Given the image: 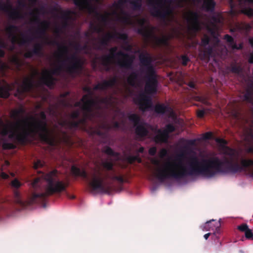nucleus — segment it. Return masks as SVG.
<instances>
[{
    "mask_svg": "<svg viewBox=\"0 0 253 253\" xmlns=\"http://www.w3.org/2000/svg\"><path fill=\"white\" fill-rule=\"evenodd\" d=\"M215 141L224 149L223 154L226 156L222 160L213 157L199 161L194 156L190 158L189 167L186 168L182 162L184 155L181 153L173 161L167 162L163 168L157 169L156 177L161 182L169 179L180 180L189 175H201L211 178L218 174H235L253 167V159H242L239 164L235 150L226 146V140L217 138Z\"/></svg>",
    "mask_w": 253,
    "mask_h": 253,
    "instance_id": "obj_1",
    "label": "nucleus"
},
{
    "mask_svg": "<svg viewBox=\"0 0 253 253\" xmlns=\"http://www.w3.org/2000/svg\"><path fill=\"white\" fill-rule=\"evenodd\" d=\"M57 170H53L47 173H42L41 177L36 178L32 183V187L34 189H37L41 185V179H44L47 182L45 191L41 193L33 192L31 195H28L26 200L22 198L21 193L18 191V188L22 186V183L17 179H14L11 182V186L13 190L14 200L15 203L22 208H25L33 204L40 202H43L46 198L54 194H60L62 192L66 191L69 185V182L56 179L55 177L57 174Z\"/></svg>",
    "mask_w": 253,
    "mask_h": 253,
    "instance_id": "obj_2",
    "label": "nucleus"
},
{
    "mask_svg": "<svg viewBox=\"0 0 253 253\" xmlns=\"http://www.w3.org/2000/svg\"><path fill=\"white\" fill-rule=\"evenodd\" d=\"M135 53H139L140 71L146 74L147 82L145 87V92L148 94H154L157 91L158 81L155 68L153 65V59L151 54L146 51L142 52L137 49Z\"/></svg>",
    "mask_w": 253,
    "mask_h": 253,
    "instance_id": "obj_3",
    "label": "nucleus"
},
{
    "mask_svg": "<svg viewBox=\"0 0 253 253\" xmlns=\"http://www.w3.org/2000/svg\"><path fill=\"white\" fill-rule=\"evenodd\" d=\"M41 120L38 119L34 117L30 118L31 122L27 121V125L29 128L33 135L36 137L38 136L39 139L47 144L51 145L53 140L50 136V132L46 123V116L43 111L40 113Z\"/></svg>",
    "mask_w": 253,
    "mask_h": 253,
    "instance_id": "obj_4",
    "label": "nucleus"
},
{
    "mask_svg": "<svg viewBox=\"0 0 253 253\" xmlns=\"http://www.w3.org/2000/svg\"><path fill=\"white\" fill-rule=\"evenodd\" d=\"M71 172L76 176H81L89 181V185L94 191L99 190L102 192L109 193L111 190V187L109 186H106L104 184V179L101 177L102 173L98 170L91 174V180L90 181L84 169L81 170L80 168L73 166L71 167Z\"/></svg>",
    "mask_w": 253,
    "mask_h": 253,
    "instance_id": "obj_5",
    "label": "nucleus"
},
{
    "mask_svg": "<svg viewBox=\"0 0 253 253\" xmlns=\"http://www.w3.org/2000/svg\"><path fill=\"white\" fill-rule=\"evenodd\" d=\"M16 125L20 131L17 132H11L8 135L9 138L15 139L19 144L25 145L29 141V137L35 138L27 126L26 120H18Z\"/></svg>",
    "mask_w": 253,
    "mask_h": 253,
    "instance_id": "obj_6",
    "label": "nucleus"
},
{
    "mask_svg": "<svg viewBox=\"0 0 253 253\" xmlns=\"http://www.w3.org/2000/svg\"><path fill=\"white\" fill-rule=\"evenodd\" d=\"M167 0H148L151 14L163 20L166 19L172 12L169 6H166Z\"/></svg>",
    "mask_w": 253,
    "mask_h": 253,
    "instance_id": "obj_7",
    "label": "nucleus"
},
{
    "mask_svg": "<svg viewBox=\"0 0 253 253\" xmlns=\"http://www.w3.org/2000/svg\"><path fill=\"white\" fill-rule=\"evenodd\" d=\"M67 73L72 76L79 74L83 69V62L81 59L75 54L67 56L65 60L62 61Z\"/></svg>",
    "mask_w": 253,
    "mask_h": 253,
    "instance_id": "obj_8",
    "label": "nucleus"
},
{
    "mask_svg": "<svg viewBox=\"0 0 253 253\" xmlns=\"http://www.w3.org/2000/svg\"><path fill=\"white\" fill-rule=\"evenodd\" d=\"M128 2L132 6V8L135 11H139L141 10L142 5V0H119L117 2H115L113 3L112 7L116 9H121V13L124 16L121 19L125 23H128L129 21V15L122 9V6L126 2Z\"/></svg>",
    "mask_w": 253,
    "mask_h": 253,
    "instance_id": "obj_9",
    "label": "nucleus"
},
{
    "mask_svg": "<svg viewBox=\"0 0 253 253\" xmlns=\"http://www.w3.org/2000/svg\"><path fill=\"white\" fill-rule=\"evenodd\" d=\"M128 119L133 123L135 127V133L138 138H143L148 135L149 130L145 126L146 124L141 122V118L138 115L130 114L128 116Z\"/></svg>",
    "mask_w": 253,
    "mask_h": 253,
    "instance_id": "obj_10",
    "label": "nucleus"
},
{
    "mask_svg": "<svg viewBox=\"0 0 253 253\" xmlns=\"http://www.w3.org/2000/svg\"><path fill=\"white\" fill-rule=\"evenodd\" d=\"M200 16L197 12L190 11L187 18L188 23L187 30L192 36H195L197 33L201 30L199 20Z\"/></svg>",
    "mask_w": 253,
    "mask_h": 253,
    "instance_id": "obj_11",
    "label": "nucleus"
},
{
    "mask_svg": "<svg viewBox=\"0 0 253 253\" xmlns=\"http://www.w3.org/2000/svg\"><path fill=\"white\" fill-rule=\"evenodd\" d=\"M0 10L7 12L12 20L23 18V15L17 9L14 8L9 1L4 2L0 0Z\"/></svg>",
    "mask_w": 253,
    "mask_h": 253,
    "instance_id": "obj_12",
    "label": "nucleus"
},
{
    "mask_svg": "<svg viewBox=\"0 0 253 253\" xmlns=\"http://www.w3.org/2000/svg\"><path fill=\"white\" fill-rule=\"evenodd\" d=\"M62 69L61 66L58 67L51 71L45 70L43 75L41 79L42 83L49 88L55 85V79L52 76L53 75H58Z\"/></svg>",
    "mask_w": 253,
    "mask_h": 253,
    "instance_id": "obj_13",
    "label": "nucleus"
},
{
    "mask_svg": "<svg viewBox=\"0 0 253 253\" xmlns=\"http://www.w3.org/2000/svg\"><path fill=\"white\" fill-rule=\"evenodd\" d=\"M116 55L123 58V60H118L117 64L121 68L126 69H132L133 62L134 59L133 55H130L122 51L117 52Z\"/></svg>",
    "mask_w": 253,
    "mask_h": 253,
    "instance_id": "obj_14",
    "label": "nucleus"
},
{
    "mask_svg": "<svg viewBox=\"0 0 253 253\" xmlns=\"http://www.w3.org/2000/svg\"><path fill=\"white\" fill-rule=\"evenodd\" d=\"M175 130V127L172 124H168L166 129L163 131L159 129L158 134L155 136L154 140L156 143H166L168 142L169 133Z\"/></svg>",
    "mask_w": 253,
    "mask_h": 253,
    "instance_id": "obj_15",
    "label": "nucleus"
},
{
    "mask_svg": "<svg viewBox=\"0 0 253 253\" xmlns=\"http://www.w3.org/2000/svg\"><path fill=\"white\" fill-rule=\"evenodd\" d=\"M39 9H36V13L32 12L30 14L33 17L32 21L35 23L40 24V27L37 30L36 33L41 35H44L47 29L49 27V22L47 21H41L39 17Z\"/></svg>",
    "mask_w": 253,
    "mask_h": 253,
    "instance_id": "obj_16",
    "label": "nucleus"
},
{
    "mask_svg": "<svg viewBox=\"0 0 253 253\" xmlns=\"http://www.w3.org/2000/svg\"><path fill=\"white\" fill-rule=\"evenodd\" d=\"M74 3L81 10H85L89 14H99L96 7L92 5L89 0H74Z\"/></svg>",
    "mask_w": 253,
    "mask_h": 253,
    "instance_id": "obj_17",
    "label": "nucleus"
},
{
    "mask_svg": "<svg viewBox=\"0 0 253 253\" xmlns=\"http://www.w3.org/2000/svg\"><path fill=\"white\" fill-rule=\"evenodd\" d=\"M136 103L139 105V109L142 112H145L152 107L151 98L145 93L139 94Z\"/></svg>",
    "mask_w": 253,
    "mask_h": 253,
    "instance_id": "obj_18",
    "label": "nucleus"
},
{
    "mask_svg": "<svg viewBox=\"0 0 253 253\" xmlns=\"http://www.w3.org/2000/svg\"><path fill=\"white\" fill-rule=\"evenodd\" d=\"M117 50L118 47L117 46L111 47L109 50L110 53L109 54L103 55L100 57L101 64L105 67L106 71L108 72L110 70L112 59L114 58L117 55Z\"/></svg>",
    "mask_w": 253,
    "mask_h": 253,
    "instance_id": "obj_19",
    "label": "nucleus"
},
{
    "mask_svg": "<svg viewBox=\"0 0 253 253\" xmlns=\"http://www.w3.org/2000/svg\"><path fill=\"white\" fill-rule=\"evenodd\" d=\"M83 102L82 110L88 114H91L93 111V107L96 104V101L92 98V96L84 95L81 99Z\"/></svg>",
    "mask_w": 253,
    "mask_h": 253,
    "instance_id": "obj_20",
    "label": "nucleus"
},
{
    "mask_svg": "<svg viewBox=\"0 0 253 253\" xmlns=\"http://www.w3.org/2000/svg\"><path fill=\"white\" fill-rule=\"evenodd\" d=\"M117 83V79L116 77H114L109 80H104L102 83L95 85L93 87V89L94 90H106L108 87H112L115 86Z\"/></svg>",
    "mask_w": 253,
    "mask_h": 253,
    "instance_id": "obj_21",
    "label": "nucleus"
},
{
    "mask_svg": "<svg viewBox=\"0 0 253 253\" xmlns=\"http://www.w3.org/2000/svg\"><path fill=\"white\" fill-rule=\"evenodd\" d=\"M20 92L22 93L29 92L32 91L35 87L34 77H28L25 79L21 85ZM20 92L19 89L18 90Z\"/></svg>",
    "mask_w": 253,
    "mask_h": 253,
    "instance_id": "obj_22",
    "label": "nucleus"
},
{
    "mask_svg": "<svg viewBox=\"0 0 253 253\" xmlns=\"http://www.w3.org/2000/svg\"><path fill=\"white\" fill-rule=\"evenodd\" d=\"M215 221L214 219H211L207 221L205 224L201 226V228L203 230L206 231H211L215 230V232L214 234H220V221L215 223V224L213 225H211V223L212 221Z\"/></svg>",
    "mask_w": 253,
    "mask_h": 253,
    "instance_id": "obj_23",
    "label": "nucleus"
},
{
    "mask_svg": "<svg viewBox=\"0 0 253 253\" xmlns=\"http://www.w3.org/2000/svg\"><path fill=\"white\" fill-rule=\"evenodd\" d=\"M19 30L18 26L14 25H10L6 28V32L8 35V37L11 39V42L13 44L18 42V38L15 33Z\"/></svg>",
    "mask_w": 253,
    "mask_h": 253,
    "instance_id": "obj_24",
    "label": "nucleus"
},
{
    "mask_svg": "<svg viewBox=\"0 0 253 253\" xmlns=\"http://www.w3.org/2000/svg\"><path fill=\"white\" fill-rule=\"evenodd\" d=\"M46 43L49 45H56L58 47L59 51V57H61L64 54H67L68 53V46L64 44H61L58 41L56 40H48Z\"/></svg>",
    "mask_w": 253,
    "mask_h": 253,
    "instance_id": "obj_25",
    "label": "nucleus"
},
{
    "mask_svg": "<svg viewBox=\"0 0 253 253\" xmlns=\"http://www.w3.org/2000/svg\"><path fill=\"white\" fill-rule=\"evenodd\" d=\"M154 29L155 28L154 27H151L150 29H148L147 27H141L140 28L137 29V32L138 34L148 40L152 38V36L153 35V31Z\"/></svg>",
    "mask_w": 253,
    "mask_h": 253,
    "instance_id": "obj_26",
    "label": "nucleus"
},
{
    "mask_svg": "<svg viewBox=\"0 0 253 253\" xmlns=\"http://www.w3.org/2000/svg\"><path fill=\"white\" fill-rule=\"evenodd\" d=\"M115 35L110 33H107L100 41L99 45L97 47L98 50H102L103 47H105L108 45L110 40L115 39Z\"/></svg>",
    "mask_w": 253,
    "mask_h": 253,
    "instance_id": "obj_27",
    "label": "nucleus"
},
{
    "mask_svg": "<svg viewBox=\"0 0 253 253\" xmlns=\"http://www.w3.org/2000/svg\"><path fill=\"white\" fill-rule=\"evenodd\" d=\"M223 39L226 41V42L228 43L229 45L233 49H242L243 47L242 43L237 44V43L235 42L234 39L229 35L226 34L224 35Z\"/></svg>",
    "mask_w": 253,
    "mask_h": 253,
    "instance_id": "obj_28",
    "label": "nucleus"
},
{
    "mask_svg": "<svg viewBox=\"0 0 253 253\" xmlns=\"http://www.w3.org/2000/svg\"><path fill=\"white\" fill-rule=\"evenodd\" d=\"M214 0H204L203 8L208 12H213L215 6Z\"/></svg>",
    "mask_w": 253,
    "mask_h": 253,
    "instance_id": "obj_29",
    "label": "nucleus"
},
{
    "mask_svg": "<svg viewBox=\"0 0 253 253\" xmlns=\"http://www.w3.org/2000/svg\"><path fill=\"white\" fill-rule=\"evenodd\" d=\"M138 79V74L136 72L133 71L131 73L129 77L127 78V82L130 86H135Z\"/></svg>",
    "mask_w": 253,
    "mask_h": 253,
    "instance_id": "obj_30",
    "label": "nucleus"
},
{
    "mask_svg": "<svg viewBox=\"0 0 253 253\" xmlns=\"http://www.w3.org/2000/svg\"><path fill=\"white\" fill-rule=\"evenodd\" d=\"M10 87L7 84L0 86V97L7 98L9 95Z\"/></svg>",
    "mask_w": 253,
    "mask_h": 253,
    "instance_id": "obj_31",
    "label": "nucleus"
},
{
    "mask_svg": "<svg viewBox=\"0 0 253 253\" xmlns=\"http://www.w3.org/2000/svg\"><path fill=\"white\" fill-rule=\"evenodd\" d=\"M61 14V18L64 20L63 27H66L68 26V21L71 19V11L70 10L62 11Z\"/></svg>",
    "mask_w": 253,
    "mask_h": 253,
    "instance_id": "obj_32",
    "label": "nucleus"
},
{
    "mask_svg": "<svg viewBox=\"0 0 253 253\" xmlns=\"http://www.w3.org/2000/svg\"><path fill=\"white\" fill-rule=\"evenodd\" d=\"M42 50V45L40 43H36L32 49V52L38 56H42L43 55Z\"/></svg>",
    "mask_w": 253,
    "mask_h": 253,
    "instance_id": "obj_33",
    "label": "nucleus"
},
{
    "mask_svg": "<svg viewBox=\"0 0 253 253\" xmlns=\"http://www.w3.org/2000/svg\"><path fill=\"white\" fill-rule=\"evenodd\" d=\"M169 108L163 104H158L155 105V112L158 114H164L169 110Z\"/></svg>",
    "mask_w": 253,
    "mask_h": 253,
    "instance_id": "obj_34",
    "label": "nucleus"
},
{
    "mask_svg": "<svg viewBox=\"0 0 253 253\" xmlns=\"http://www.w3.org/2000/svg\"><path fill=\"white\" fill-rule=\"evenodd\" d=\"M105 179H110L112 180H116L121 184H123L125 181V180L122 175L117 176L115 175H110L106 174L105 176Z\"/></svg>",
    "mask_w": 253,
    "mask_h": 253,
    "instance_id": "obj_35",
    "label": "nucleus"
},
{
    "mask_svg": "<svg viewBox=\"0 0 253 253\" xmlns=\"http://www.w3.org/2000/svg\"><path fill=\"white\" fill-rule=\"evenodd\" d=\"M103 152L106 154L115 157L119 156V153L115 152L111 147L106 146L104 147Z\"/></svg>",
    "mask_w": 253,
    "mask_h": 253,
    "instance_id": "obj_36",
    "label": "nucleus"
},
{
    "mask_svg": "<svg viewBox=\"0 0 253 253\" xmlns=\"http://www.w3.org/2000/svg\"><path fill=\"white\" fill-rule=\"evenodd\" d=\"M101 165L106 170L112 171L114 169V163L112 161H104L102 162Z\"/></svg>",
    "mask_w": 253,
    "mask_h": 253,
    "instance_id": "obj_37",
    "label": "nucleus"
},
{
    "mask_svg": "<svg viewBox=\"0 0 253 253\" xmlns=\"http://www.w3.org/2000/svg\"><path fill=\"white\" fill-rule=\"evenodd\" d=\"M152 38L154 39L157 45L166 44L167 43L168 40L165 37L158 38L155 36L154 34L153 33V35L152 36Z\"/></svg>",
    "mask_w": 253,
    "mask_h": 253,
    "instance_id": "obj_38",
    "label": "nucleus"
},
{
    "mask_svg": "<svg viewBox=\"0 0 253 253\" xmlns=\"http://www.w3.org/2000/svg\"><path fill=\"white\" fill-rule=\"evenodd\" d=\"M25 110L23 108H20L18 110H14L11 114V117L14 119H18L22 114L25 113Z\"/></svg>",
    "mask_w": 253,
    "mask_h": 253,
    "instance_id": "obj_39",
    "label": "nucleus"
},
{
    "mask_svg": "<svg viewBox=\"0 0 253 253\" xmlns=\"http://www.w3.org/2000/svg\"><path fill=\"white\" fill-rule=\"evenodd\" d=\"M64 125H67L68 127L71 129H77L80 128L79 126V123L77 121H71L68 122H64Z\"/></svg>",
    "mask_w": 253,
    "mask_h": 253,
    "instance_id": "obj_40",
    "label": "nucleus"
},
{
    "mask_svg": "<svg viewBox=\"0 0 253 253\" xmlns=\"http://www.w3.org/2000/svg\"><path fill=\"white\" fill-rule=\"evenodd\" d=\"M32 40L33 39L31 37L22 34L20 41L19 43L20 45H24L31 42Z\"/></svg>",
    "mask_w": 253,
    "mask_h": 253,
    "instance_id": "obj_41",
    "label": "nucleus"
},
{
    "mask_svg": "<svg viewBox=\"0 0 253 253\" xmlns=\"http://www.w3.org/2000/svg\"><path fill=\"white\" fill-rule=\"evenodd\" d=\"M114 35H115V39L123 40L124 43L128 41V37L126 33L115 32L114 33Z\"/></svg>",
    "mask_w": 253,
    "mask_h": 253,
    "instance_id": "obj_42",
    "label": "nucleus"
},
{
    "mask_svg": "<svg viewBox=\"0 0 253 253\" xmlns=\"http://www.w3.org/2000/svg\"><path fill=\"white\" fill-rule=\"evenodd\" d=\"M244 99L248 102H251L253 98V90L250 87L247 90L246 93L244 95Z\"/></svg>",
    "mask_w": 253,
    "mask_h": 253,
    "instance_id": "obj_43",
    "label": "nucleus"
},
{
    "mask_svg": "<svg viewBox=\"0 0 253 253\" xmlns=\"http://www.w3.org/2000/svg\"><path fill=\"white\" fill-rule=\"evenodd\" d=\"M241 12L247 15L249 17H253V9L251 7H243L241 9Z\"/></svg>",
    "mask_w": 253,
    "mask_h": 253,
    "instance_id": "obj_44",
    "label": "nucleus"
},
{
    "mask_svg": "<svg viewBox=\"0 0 253 253\" xmlns=\"http://www.w3.org/2000/svg\"><path fill=\"white\" fill-rule=\"evenodd\" d=\"M230 71L236 74H240L242 72V67L236 64H231L230 66Z\"/></svg>",
    "mask_w": 253,
    "mask_h": 253,
    "instance_id": "obj_45",
    "label": "nucleus"
},
{
    "mask_svg": "<svg viewBox=\"0 0 253 253\" xmlns=\"http://www.w3.org/2000/svg\"><path fill=\"white\" fill-rule=\"evenodd\" d=\"M91 117V114H87L85 112V116L82 118L79 119L77 120L78 123H79V126L80 127H81V126H84L86 123V120L87 118H88L89 117Z\"/></svg>",
    "mask_w": 253,
    "mask_h": 253,
    "instance_id": "obj_46",
    "label": "nucleus"
},
{
    "mask_svg": "<svg viewBox=\"0 0 253 253\" xmlns=\"http://www.w3.org/2000/svg\"><path fill=\"white\" fill-rule=\"evenodd\" d=\"M89 28L93 32L100 33L102 31V29L97 25L95 24L93 22L89 24Z\"/></svg>",
    "mask_w": 253,
    "mask_h": 253,
    "instance_id": "obj_47",
    "label": "nucleus"
},
{
    "mask_svg": "<svg viewBox=\"0 0 253 253\" xmlns=\"http://www.w3.org/2000/svg\"><path fill=\"white\" fill-rule=\"evenodd\" d=\"M110 15L109 13H107L106 15H103L99 13V14L96 15L97 18L99 20L101 21L103 23H106L108 19V16Z\"/></svg>",
    "mask_w": 253,
    "mask_h": 253,
    "instance_id": "obj_48",
    "label": "nucleus"
},
{
    "mask_svg": "<svg viewBox=\"0 0 253 253\" xmlns=\"http://www.w3.org/2000/svg\"><path fill=\"white\" fill-rule=\"evenodd\" d=\"M210 42V39L209 37L207 35H205L201 40V45L205 47L209 44Z\"/></svg>",
    "mask_w": 253,
    "mask_h": 253,
    "instance_id": "obj_49",
    "label": "nucleus"
},
{
    "mask_svg": "<svg viewBox=\"0 0 253 253\" xmlns=\"http://www.w3.org/2000/svg\"><path fill=\"white\" fill-rule=\"evenodd\" d=\"M192 98L194 100L202 102L204 104H207V101L205 98L197 94L193 95Z\"/></svg>",
    "mask_w": 253,
    "mask_h": 253,
    "instance_id": "obj_50",
    "label": "nucleus"
},
{
    "mask_svg": "<svg viewBox=\"0 0 253 253\" xmlns=\"http://www.w3.org/2000/svg\"><path fill=\"white\" fill-rule=\"evenodd\" d=\"M181 64L183 66H186L188 63L190 61V58L186 55H182L180 56Z\"/></svg>",
    "mask_w": 253,
    "mask_h": 253,
    "instance_id": "obj_51",
    "label": "nucleus"
},
{
    "mask_svg": "<svg viewBox=\"0 0 253 253\" xmlns=\"http://www.w3.org/2000/svg\"><path fill=\"white\" fill-rule=\"evenodd\" d=\"M12 62L17 66L18 69L23 65V62L18 57H15L12 59Z\"/></svg>",
    "mask_w": 253,
    "mask_h": 253,
    "instance_id": "obj_52",
    "label": "nucleus"
},
{
    "mask_svg": "<svg viewBox=\"0 0 253 253\" xmlns=\"http://www.w3.org/2000/svg\"><path fill=\"white\" fill-rule=\"evenodd\" d=\"M127 160L130 163H133L135 161L141 163V160L136 156H129L127 158Z\"/></svg>",
    "mask_w": 253,
    "mask_h": 253,
    "instance_id": "obj_53",
    "label": "nucleus"
},
{
    "mask_svg": "<svg viewBox=\"0 0 253 253\" xmlns=\"http://www.w3.org/2000/svg\"><path fill=\"white\" fill-rule=\"evenodd\" d=\"M70 44L73 45L74 49L77 51L84 49L86 48V45L82 46L81 44L78 42H76L74 44L72 43H71Z\"/></svg>",
    "mask_w": 253,
    "mask_h": 253,
    "instance_id": "obj_54",
    "label": "nucleus"
},
{
    "mask_svg": "<svg viewBox=\"0 0 253 253\" xmlns=\"http://www.w3.org/2000/svg\"><path fill=\"white\" fill-rule=\"evenodd\" d=\"M3 148L4 149H14L16 148V145L12 143H4L2 145Z\"/></svg>",
    "mask_w": 253,
    "mask_h": 253,
    "instance_id": "obj_55",
    "label": "nucleus"
},
{
    "mask_svg": "<svg viewBox=\"0 0 253 253\" xmlns=\"http://www.w3.org/2000/svg\"><path fill=\"white\" fill-rule=\"evenodd\" d=\"M245 237L248 239L253 240V233L249 228L245 232Z\"/></svg>",
    "mask_w": 253,
    "mask_h": 253,
    "instance_id": "obj_56",
    "label": "nucleus"
},
{
    "mask_svg": "<svg viewBox=\"0 0 253 253\" xmlns=\"http://www.w3.org/2000/svg\"><path fill=\"white\" fill-rule=\"evenodd\" d=\"M80 115V112L79 110L73 111L70 115V117L73 119H78Z\"/></svg>",
    "mask_w": 253,
    "mask_h": 253,
    "instance_id": "obj_57",
    "label": "nucleus"
},
{
    "mask_svg": "<svg viewBox=\"0 0 253 253\" xmlns=\"http://www.w3.org/2000/svg\"><path fill=\"white\" fill-rule=\"evenodd\" d=\"M43 166V163L40 160H38L34 164V168L35 169H38L42 167Z\"/></svg>",
    "mask_w": 253,
    "mask_h": 253,
    "instance_id": "obj_58",
    "label": "nucleus"
},
{
    "mask_svg": "<svg viewBox=\"0 0 253 253\" xmlns=\"http://www.w3.org/2000/svg\"><path fill=\"white\" fill-rule=\"evenodd\" d=\"M248 228V226L246 224H242L237 227V229L239 230L244 232H245Z\"/></svg>",
    "mask_w": 253,
    "mask_h": 253,
    "instance_id": "obj_59",
    "label": "nucleus"
},
{
    "mask_svg": "<svg viewBox=\"0 0 253 253\" xmlns=\"http://www.w3.org/2000/svg\"><path fill=\"white\" fill-rule=\"evenodd\" d=\"M160 157L162 158H163L166 156H168V151L165 148H163L161 150V151H160Z\"/></svg>",
    "mask_w": 253,
    "mask_h": 253,
    "instance_id": "obj_60",
    "label": "nucleus"
},
{
    "mask_svg": "<svg viewBox=\"0 0 253 253\" xmlns=\"http://www.w3.org/2000/svg\"><path fill=\"white\" fill-rule=\"evenodd\" d=\"M205 115V111L204 110H198L197 111V116L199 118H202Z\"/></svg>",
    "mask_w": 253,
    "mask_h": 253,
    "instance_id": "obj_61",
    "label": "nucleus"
},
{
    "mask_svg": "<svg viewBox=\"0 0 253 253\" xmlns=\"http://www.w3.org/2000/svg\"><path fill=\"white\" fill-rule=\"evenodd\" d=\"M34 55H35V54H34L32 52V50H31L28 51L27 52L25 53L24 56L26 58H31L32 57H33V56Z\"/></svg>",
    "mask_w": 253,
    "mask_h": 253,
    "instance_id": "obj_62",
    "label": "nucleus"
},
{
    "mask_svg": "<svg viewBox=\"0 0 253 253\" xmlns=\"http://www.w3.org/2000/svg\"><path fill=\"white\" fill-rule=\"evenodd\" d=\"M157 152V148L156 147H151L149 149V154L152 156H154L156 155Z\"/></svg>",
    "mask_w": 253,
    "mask_h": 253,
    "instance_id": "obj_63",
    "label": "nucleus"
},
{
    "mask_svg": "<svg viewBox=\"0 0 253 253\" xmlns=\"http://www.w3.org/2000/svg\"><path fill=\"white\" fill-rule=\"evenodd\" d=\"M83 90L84 92H86L87 93V95H89V96H93V92L91 90V88H90L89 87H84V88Z\"/></svg>",
    "mask_w": 253,
    "mask_h": 253,
    "instance_id": "obj_64",
    "label": "nucleus"
}]
</instances>
